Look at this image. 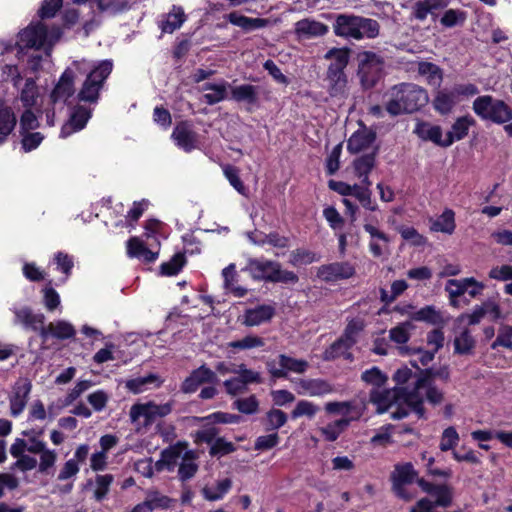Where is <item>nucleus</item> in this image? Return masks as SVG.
Returning <instances> with one entry per match:
<instances>
[{
  "label": "nucleus",
  "mask_w": 512,
  "mask_h": 512,
  "mask_svg": "<svg viewBox=\"0 0 512 512\" xmlns=\"http://www.w3.org/2000/svg\"><path fill=\"white\" fill-rule=\"evenodd\" d=\"M113 69L110 60L97 63L86 59L73 61L62 73L57 84L50 94L53 104H66L75 95V81L81 80V85L76 94L79 102L96 104L106 79Z\"/></svg>",
  "instance_id": "1"
},
{
  "label": "nucleus",
  "mask_w": 512,
  "mask_h": 512,
  "mask_svg": "<svg viewBox=\"0 0 512 512\" xmlns=\"http://www.w3.org/2000/svg\"><path fill=\"white\" fill-rule=\"evenodd\" d=\"M385 110L391 116L419 111L427 105V91L414 83H401L393 86L386 94Z\"/></svg>",
  "instance_id": "2"
},
{
  "label": "nucleus",
  "mask_w": 512,
  "mask_h": 512,
  "mask_svg": "<svg viewBox=\"0 0 512 512\" xmlns=\"http://www.w3.org/2000/svg\"><path fill=\"white\" fill-rule=\"evenodd\" d=\"M404 396L407 407L419 418L425 414L424 396L432 405H438L444 399V393L434 385L430 373H420L413 383V388Z\"/></svg>",
  "instance_id": "3"
},
{
  "label": "nucleus",
  "mask_w": 512,
  "mask_h": 512,
  "mask_svg": "<svg viewBox=\"0 0 512 512\" xmlns=\"http://www.w3.org/2000/svg\"><path fill=\"white\" fill-rule=\"evenodd\" d=\"M408 393L406 388L394 387L393 389H373L370 393V400L377 406L380 413L390 411L392 418L402 419L409 414L405 396Z\"/></svg>",
  "instance_id": "4"
},
{
  "label": "nucleus",
  "mask_w": 512,
  "mask_h": 512,
  "mask_svg": "<svg viewBox=\"0 0 512 512\" xmlns=\"http://www.w3.org/2000/svg\"><path fill=\"white\" fill-rule=\"evenodd\" d=\"M473 112L484 121L504 124L512 120V109L491 95L478 96L472 103Z\"/></svg>",
  "instance_id": "5"
},
{
  "label": "nucleus",
  "mask_w": 512,
  "mask_h": 512,
  "mask_svg": "<svg viewBox=\"0 0 512 512\" xmlns=\"http://www.w3.org/2000/svg\"><path fill=\"white\" fill-rule=\"evenodd\" d=\"M174 404L173 400L163 404H157L154 401L137 403L131 406L129 417L135 426L147 427L154 423L156 419L169 415L174 408Z\"/></svg>",
  "instance_id": "6"
},
{
  "label": "nucleus",
  "mask_w": 512,
  "mask_h": 512,
  "mask_svg": "<svg viewBox=\"0 0 512 512\" xmlns=\"http://www.w3.org/2000/svg\"><path fill=\"white\" fill-rule=\"evenodd\" d=\"M358 76L365 89L374 87L383 76L384 59L371 51L358 55Z\"/></svg>",
  "instance_id": "7"
},
{
  "label": "nucleus",
  "mask_w": 512,
  "mask_h": 512,
  "mask_svg": "<svg viewBox=\"0 0 512 512\" xmlns=\"http://www.w3.org/2000/svg\"><path fill=\"white\" fill-rule=\"evenodd\" d=\"M59 37L58 29L48 32L42 23L31 24L19 33L17 45L20 49H40L46 44L51 46Z\"/></svg>",
  "instance_id": "8"
},
{
  "label": "nucleus",
  "mask_w": 512,
  "mask_h": 512,
  "mask_svg": "<svg viewBox=\"0 0 512 512\" xmlns=\"http://www.w3.org/2000/svg\"><path fill=\"white\" fill-rule=\"evenodd\" d=\"M308 367L306 360L295 359L285 354H280L277 360L267 362L268 372L273 378H285L289 372L302 374Z\"/></svg>",
  "instance_id": "9"
},
{
  "label": "nucleus",
  "mask_w": 512,
  "mask_h": 512,
  "mask_svg": "<svg viewBox=\"0 0 512 512\" xmlns=\"http://www.w3.org/2000/svg\"><path fill=\"white\" fill-rule=\"evenodd\" d=\"M379 220L375 216H367L364 219L363 229L368 233L369 251L374 257H381L387 250L390 237L378 228Z\"/></svg>",
  "instance_id": "10"
},
{
  "label": "nucleus",
  "mask_w": 512,
  "mask_h": 512,
  "mask_svg": "<svg viewBox=\"0 0 512 512\" xmlns=\"http://www.w3.org/2000/svg\"><path fill=\"white\" fill-rule=\"evenodd\" d=\"M32 389L31 382L26 378L18 379L12 386L8 396L10 415L14 418L20 416L26 408Z\"/></svg>",
  "instance_id": "11"
},
{
  "label": "nucleus",
  "mask_w": 512,
  "mask_h": 512,
  "mask_svg": "<svg viewBox=\"0 0 512 512\" xmlns=\"http://www.w3.org/2000/svg\"><path fill=\"white\" fill-rule=\"evenodd\" d=\"M328 32V25L314 18H304L294 24V35L299 41L324 37Z\"/></svg>",
  "instance_id": "12"
},
{
  "label": "nucleus",
  "mask_w": 512,
  "mask_h": 512,
  "mask_svg": "<svg viewBox=\"0 0 512 512\" xmlns=\"http://www.w3.org/2000/svg\"><path fill=\"white\" fill-rule=\"evenodd\" d=\"M255 280H264L273 282L276 272H278V262L265 258H250L244 268Z\"/></svg>",
  "instance_id": "13"
},
{
  "label": "nucleus",
  "mask_w": 512,
  "mask_h": 512,
  "mask_svg": "<svg viewBox=\"0 0 512 512\" xmlns=\"http://www.w3.org/2000/svg\"><path fill=\"white\" fill-rule=\"evenodd\" d=\"M355 274V267L347 262H333L318 268L317 275L326 282H336L349 279Z\"/></svg>",
  "instance_id": "14"
},
{
  "label": "nucleus",
  "mask_w": 512,
  "mask_h": 512,
  "mask_svg": "<svg viewBox=\"0 0 512 512\" xmlns=\"http://www.w3.org/2000/svg\"><path fill=\"white\" fill-rule=\"evenodd\" d=\"M171 138L185 152H191L198 147V135L188 122L178 123L174 127Z\"/></svg>",
  "instance_id": "15"
},
{
  "label": "nucleus",
  "mask_w": 512,
  "mask_h": 512,
  "mask_svg": "<svg viewBox=\"0 0 512 512\" xmlns=\"http://www.w3.org/2000/svg\"><path fill=\"white\" fill-rule=\"evenodd\" d=\"M325 411L329 414L340 415V419H346L348 420V424H351L360 419L363 408L361 405L352 401H333L325 404Z\"/></svg>",
  "instance_id": "16"
},
{
  "label": "nucleus",
  "mask_w": 512,
  "mask_h": 512,
  "mask_svg": "<svg viewBox=\"0 0 512 512\" xmlns=\"http://www.w3.org/2000/svg\"><path fill=\"white\" fill-rule=\"evenodd\" d=\"M417 483L424 492L435 497V501H433L435 507L446 508L452 504L453 496L449 486L445 484H433L423 478L418 479Z\"/></svg>",
  "instance_id": "17"
},
{
  "label": "nucleus",
  "mask_w": 512,
  "mask_h": 512,
  "mask_svg": "<svg viewBox=\"0 0 512 512\" xmlns=\"http://www.w3.org/2000/svg\"><path fill=\"white\" fill-rule=\"evenodd\" d=\"M295 389L299 395L321 397L333 392L332 385L323 379H298Z\"/></svg>",
  "instance_id": "18"
},
{
  "label": "nucleus",
  "mask_w": 512,
  "mask_h": 512,
  "mask_svg": "<svg viewBox=\"0 0 512 512\" xmlns=\"http://www.w3.org/2000/svg\"><path fill=\"white\" fill-rule=\"evenodd\" d=\"M217 381L216 374L205 365L193 370L191 374L182 382L181 391L183 393H193L204 383H214Z\"/></svg>",
  "instance_id": "19"
},
{
  "label": "nucleus",
  "mask_w": 512,
  "mask_h": 512,
  "mask_svg": "<svg viewBox=\"0 0 512 512\" xmlns=\"http://www.w3.org/2000/svg\"><path fill=\"white\" fill-rule=\"evenodd\" d=\"M91 117V111L83 106L76 107L69 120L62 126L60 137L67 138L71 134L82 130Z\"/></svg>",
  "instance_id": "20"
},
{
  "label": "nucleus",
  "mask_w": 512,
  "mask_h": 512,
  "mask_svg": "<svg viewBox=\"0 0 512 512\" xmlns=\"http://www.w3.org/2000/svg\"><path fill=\"white\" fill-rule=\"evenodd\" d=\"M476 125V120L469 114L458 117L446 134V145L451 146L468 135L469 129Z\"/></svg>",
  "instance_id": "21"
},
{
  "label": "nucleus",
  "mask_w": 512,
  "mask_h": 512,
  "mask_svg": "<svg viewBox=\"0 0 512 512\" xmlns=\"http://www.w3.org/2000/svg\"><path fill=\"white\" fill-rule=\"evenodd\" d=\"M15 315L14 324H20L25 329L34 330L38 325L45 323V316L42 313H33L32 309L25 307H13Z\"/></svg>",
  "instance_id": "22"
},
{
  "label": "nucleus",
  "mask_w": 512,
  "mask_h": 512,
  "mask_svg": "<svg viewBox=\"0 0 512 512\" xmlns=\"http://www.w3.org/2000/svg\"><path fill=\"white\" fill-rule=\"evenodd\" d=\"M359 16L340 14L333 25L335 35L344 38L355 39Z\"/></svg>",
  "instance_id": "23"
},
{
  "label": "nucleus",
  "mask_w": 512,
  "mask_h": 512,
  "mask_svg": "<svg viewBox=\"0 0 512 512\" xmlns=\"http://www.w3.org/2000/svg\"><path fill=\"white\" fill-rule=\"evenodd\" d=\"M375 137V133L367 128L357 130L349 138L347 148L351 153H359L368 149Z\"/></svg>",
  "instance_id": "24"
},
{
  "label": "nucleus",
  "mask_w": 512,
  "mask_h": 512,
  "mask_svg": "<svg viewBox=\"0 0 512 512\" xmlns=\"http://www.w3.org/2000/svg\"><path fill=\"white\" fill-rule=\"evenodd\" d=\"M414 132L422 140L431 141L441 147H448V145L445 144L446 136L444 138L442 137V129L438 125H432L426 122L418 123Z\"/></svg>",
  "instance_id": "25"
},
{
  "label": "nucleus",
  "mask_w": 512,
  "mask_h": 512,
  "mask_svg": "<svg viewBox=\"0 0 512 512\" xmlns=\"http://www.w3.org/2000/svg\"><path fill=\"white\" fill-rule=\"evenodd\" d=\"M327 91L333 98H345L348 94V80L345 73H326Z\"/></svg>",
  "instance_id": "26"
},
{
  "label": "nucleus",
  "mask_w": 512,
  "mask_h": 512,
  "mask_svg": "<svg viewBox=\"0 0 512 512\" xmlns=\"http://www.w3.org/2000/svg\"><path fill=\"white\" fill-rule=\"evenodd\" d=\"M326 60H331L326 73H345L349 62V50L345 48H332L325 55Z\"/></svg>",
  "instance_id": "27"
},
{
  "label": "nucleus",
  "mask_w": 512,
  "mask_h": 512,
  "mask_svg": "<svg viewBox=\"0 0 512 512\" xmlns=\"http://www.w3.org/2000/svg\"><path fill=\"white\" fill-rule=\"evenodd\" d=\"M198 452L199 450H185L178 469V477L182 482L190 480L197 473L198 464L195 460L199 457Z\"/></svg>",
  "instance_id": "28"
},
{
  "label": "nucleus",
  "mask_w": 512,
  "mask_h": 512,
  "mask_svg": "<svg viewBox=\"0 0 512 512\" xmlns=\"http://www.w3.org/2000/svg\"><path fill=\"white\" fill-rule=\"evenodd\" d=\"M448 0H422L414 4L412 14L415 19L423 21L429 14L435 16V11L447 7Z\"/></svg>",
  "instance_id": "29"
},
{
  "label": "nucleus",
  "mask_w": 512,
  "mask_h": 512,
  "mask_svg": "<svg viewBox=\"0 0 512 512\" xmlns=\"http://www.w3.org/2000/svg\"><path fill=\"white\" fill-rule=\"evenodd\" d=\"M275 313V309L270 305H260L254 309H249L244 315V324L246 326H258L269 321Z\"/></svg>",
  "instance_id": "30"
},
{
  "label": "nucleus",
  "mask_w": 512,
  "mask_h": 512,
  "mask_svg": "<svg viewBox=\"0 0 512 512\" xmlns=\"http://www.w3.org/2000/svg\"><path fill=\"white\" fill-rule=\"evenodd\" d=\"M228 89L230 84L226 81L206 83L203 85V90L207 93L203 95V99L208 105L217 104L227 98Z\"/></svg>",
  "instance_id": "31"
},
{
  "label": "nucleus",
  "mask_w": 512,
  "mask_h": 512,
  "mask_svg": "<svg viewBox=\"0 0 512 512\" xmlns=\"http://www.w3.org/2000/svg\"><path fill=\"white\" fill-rule=\"evenodd\" d=\"M418 74L425 78L426 82L435 88H439L443 81L442 69L431 62L421 61L417 67Z\"/></svg>",
  "instance_id": "32"
},
{
  "label": "nucleus",
  "mask_w": 512,
  "mask_h": 512,
  "mask_svg": "<svg viewBox=\"0 0 512 512\" xmlns=\"http://www.w3.org/2000/svg\"><path fill=\"white\" fill-rule=\"evenodd\" d=\"M458 103L452 89L439 90L433 100L434 109L442 115L450 113Z\"/></svg>",
  "instance_id": "33"
},
{
  "label": "nucleus",
  "mask_w": 512,
  "mask_h": 512,
  "mask_svg": "<svg viewBox=\"0 0 512 512\" xmlns=\"http://www.w3.org/2000/svg\"><path fill=\"white\" fill-rule=\"evenodd\" d=\"M230 93L231 99L236 102L255 104L258 100V87L251 84L230 85Z\"/></svg>",
  "instance_id": "34"
},
{
  "label": "nucleus",
  "mask_w": 512,
  "mask_h": 512,
  "mask_svg": "<svg viewBox=\"0 0 512 512\" xmlns=\"http://www.w3.org/2000/svg\"><path fill=\"white\" fill-rule=\"evenodd\" d=\"M456 228L455 213L452 209H445L442 214L432 222L431 230L451 235Z\"/></svg>",
  "instance_id": "35"
},
{
  "label": "nucleus",
  "mask_w": 512,
  "mask_h": 512,
  "mask_svg": "<svg viewBox=\"0 0 512 512\" xmlns=\"http://www.w3.org/2000/svg\"><path fill=\"white\" fill-rule=\"evenodd\" d=\"M16 125V116L12 108L3 106L0 108V145L5 142Z\"/></svg>",
  "instance_id": "36"
},
{
  "label": "nucleus",
  "mask_w": 512,
  "mask_h": 512,
  "mask_svg": "<svg viewBox=\"0 0 512 512\" xmlns=\"http://www.w3.org/2000/svg\"><path fill=\"white\" fill-rule=\"evenodd\" d=\"M149 385H154L155 387L161 385V381L157 375L149 374L147 376L129 379L125 383V387L134 394L144 392Z\"/></svg>",
  "instance_id": "37"
},
{
  "label": "nucleus",
  "mask_w": 512,
  "mask_h": 512,
  "mask_svg": "<svg viewBox=\"0 0 512 512\" xmlns=\"http://www.w3.org/2000/svg\"><path fill=\"white\" fill-rule=\"evenodd\" d=\"M379 30L380 26L376 20L359 16L355 40L375 38L378 36Z\"/></svg>",
  "instance_id": "38"
},
{
  "label": "nucleus",
  "mask_w": 512,
  "mask_h": 512,
  "mask_svg": "<svg viewBox=\"0 0 512 512\" xmlns=\"http://www.w3.org/2000/svg\"><path fill=\"white\" fill-rule=\"evenodd\" d=\"M375 165V157L373 154L363 155L354 161L355 173L359 178H362V183L365 186H370L369 173Z\"/></svg>",
  "instance_id": "39"
},
{
  "label": "nucleus",
  "mask_w": 512,
  "mask_h": 512,
  "mask_svg": "<svg viewBox=\"0 0 512 512\" xmlns=\"http://www.w3.org/2000/svg\"><path fill=\"white\" fill-rule=\"evenodd\" d=\"M348 420L337 419L319 428L320 436L326 441H335L348 427Z\"/></svg>",
  "instance_id": "40"
},
{
  "label": "nucleus",
  "mask_w": 512,
  "mask_h": 512,
  "mask_svg": "<svg viewBox=\"0 0 512 512\" xmlns=\"http://www.w3.org/2000/svg\"><path fill=\"white\" fill-rule=\"evenodd\" d=\"M182 451L183 450H162L161 458L155 462V471H173L177 466L179 459L182 458Z\"/></svg>",
  "instance_id": "41"
},
{
  "label": "nucleus",
  "mask_w": 512,
  "mask_h": 512,
  "mask_svg": "<svg viewBox=\"0 0 512 512\" xmlns=\"http://www.w3.org/2000/svg\"><path fill=\"white\" fill-rule=\"evenodd\" d=\"M354 345V343H350V341L342 336L340 339L335 341L328 349L324 352L325 360H332L338 357H345L349 359L351 354L349 353V349Z\"/></svg>",
  "instance_id": "42"
},
{
  "label": "nucleus",
  "mask_w": 512,
  "mask_h": 512,
  "mask_svg": "<svg viewBox=\"0 0 512 512\" xmlns=\"http://www.w3.org/2000/svg\"><path fill=\"white\" fill-rule=\"evenodd\" d=\"M350 196L356 198L363 208L369 211H376L378 209L377 203L372 199L371 191L369 186L353 185L352 188H348Z\"/></svg>",
  "instance_id": "43"
},
{
  "label": "nucleus",
  "mask_w": 512,
  "mask_h": 512,
  "mask_svg": "<svg viewBox=\"0 0 512 512\" xmlns=\"http://www.w3.org/2000/svg\"><path fill=\"white\" fill-rule=\"evenodd\" d=\"M185 21V13L181 7L173 6L172 11L167 15L165 21L161 24V29L165 33H172L179 29Z\"/></svg>",
  "instance_id": "44"
},
{
  "label": "nucleus",
  "mask_w": 512,
  "mask_h": 512,
  "mask_svg": "<svg viewBox=\"0 0 512 512\" xmlns=\"http://www.w3.org/2000/svg\"><path fill=\"white\" fill-rule=\"evenodd\" d=\"M414 325L410 321H405L389 330V338L398 345L406 344L410 339V332Z\"/></svg>",
  "instance_id": "45"
},
{
  "label": "nucleus",
  "mask_w": 512,
  "mask_h": 512,
  "mask_svg": "<svg viewBox=\"0 0 512 512\" xmlns=\"http://www.w3.org/2000/svg\"><path fill=\"white\" fill-rule=\"evenodd\" d=\"M232 487V481L230 478H225L217 482L214 489L205 487L202 490L203 496L209 501H217L224 497Z\"/></svg>",
  "instance_id": "46"
},
{
  "label": "nucleus",
  "mask_w": 512,
  "mask_h": 512,
  "mask_svg": "<svg viewBox=\"0 0 512 512\" xmlns=\"http://www.w3.org/2000/svg\"><path fill=\"white\" fill-rule=\"evenodd\" d=\"M475 347V340L469 329H463L459 335L455 337L454 348L458 354H469Z\"/></svg>",
  "instance_id": "47"
},
{
  "label": "nucleus",
  "mask_w": 512,
  "mask_h": 512,
  "mask_svg": "<svg viewBox=\"0 0 512 512\" xmlns=\"http://www.w3.org/2000/svg\"><path fill=\"white\" fill-rule=\"evenodd\" d=\"M467 14L465 11L460 9H448L440 18V23L445 28H453L456 26L463 25L466 21Z\"/></svg>",
  "instance_id": "48"
},
{
  "label": "nucleus",
  "mask_w": 512,
  "mask_h": 512,
  "mask_svg": "<svg viewBox=\"0 0 512 512\" xmlns=\"http://www.w3.org/2000/svg\"><path fill=\"white\" fill-rule=\"evenodd\" d=\"M38 97V89L35 81L31 78L27 79L20 93V100L24 107L31 108L36 104Z\"/></svg>",
  "instance_id": "49"
},
{
  "label": "nucleus",
  "mask_w": 512,
  "mask_h": 512,
  "mask_svg": "<svg viewBox=\"0 0 512 512\" xmlns=\"http://www.w3.org/2000/svg\"><path fill=\"white\" fill-rule=\"evenodd\" d=\"M50 330H52V337L60 340L72 338L76 333L73 325L65 320L51 322Z\"/></svg>",
  "instance_id": "50"
},
{
  "label": "nucleus",
  "mask_w": 512,
  "mask_h": 512,
  "mask_svg": "<svg viewBox=\"0 0 512 512\" xmlns=\"http://www.w3.org/2000/svg\"><path fill=\"white\" fill-rule=\"evenodd\" d=\"M415 477L416 472L413 465L411 463H406L404 465L396 466L395 472L391 475V480L404 484H411L414 482Z\"/></svg>",
  "instance_id": "51"
},
{
  "label": "nucleus",
  "mask_w": 512,
  "mask_h": 512,
  "mask_svg": "<svg viewBox=\"0 0 512 512\" xmlns=\"http://www.w3.org/2000/svg\"><path fill=\"white\" fill-rule=\"evenodd\" d=\"M504 347L512 351V326L502 324L497 333L495 341L491 344L492 349Z\"/></svg>",
  "instance_id": "52"
},
{
  "label": "nucleus",
  "mask_w": 512,
  "mask_h": 512,
  "mask_svg": "<svg viewBox=\"0 0 512 512\" xmlns=\"http://www.w3.org/2000/svg\"><path fill=\"white\" fill-rule=\"evenodd\" d=\"M185 259L181 253L175 254L168 262L162 263L160 266V272L165 276H173L184 266Z\"/></svg>",
  "instance_id": "53"
},
{
  "label": "nucleus",
  "mask_w": 512,
  "mask_h": 512,
  "mask_svg": "<svg viewBox=\"0 0 512 512\" xmlns=\"http://www.w3.org/2000/svg\"><path fill=\"white\" fill-rule=\"evenodd\" d=\"M264 344L265 342L261 337L255 335H247L243 339L229 342L227 346L234 349L247 350L263 347Z\"/></svg>",
  "instance_id": "54"
},
{
  "label": "nucleus",
  "mask_w": 512,
  "mask_h": 512,
  "mask_svg": "<svg viewBox=\"0 0 512 512\" xmlns=\"http://www.w3.org/2000/svg\"><path fill=\"white\" fill-rule=\"evenodd\" d=\"M319 411V407L314 403L307 400H300L293 411L291 412V416L293 419L306 416L308 418H313L317 412Z\"/></svg>",
  "instance_id": "55"
},
{
  "label": "nucleus",
  "mask_w": 512,
  "mask_h": 512,
  "mask_svg": "<svg viewBox=\"0 0 512 512\" xmlns=\"http://www.w3.org/2000/svg\"><path fill=\"white\" fill-rule=\"evenodd\" d=\"M467 285V278L450 279L445 285V291L449 294L450 300L453 301L466 293Z\"/></svg>",
  "instance_id": "56"
},
{
  "label": "nucleus",
  "mask_w": 512,
  "mask_h": 512,
  "mask_svg": "<svg viewBox=\"0 0 512 512\" xmlns=\"http://www.w3.org/2000/svg\"><path fill=\"white\" fill-rule=\"evenodd\" d=\"M412 319L431 324H437L442 321L441 314L433 306H426L416 311Z\"/></svg>",
  "instance_id": "57"
},
{
  "label": "nucleus",
  "mask_w": 512,
  "mask_h": 512,
  "mask_svg": "<svg viewBox=\"0 0 512 512\" xmlns=\"http://www.w3.org/2000/svg\"><path fill=\"white\" fill-rule=\"evenodd\" d=\"M361 378L364 382L375 386L374 389H381V386L387 381V377L377 367L364 371Z\"/></svg>",
  "instance_id": "58"
},
{
  "label": "nucleus",
  "mask_w": 512,
  "mask_h": 512,
  "mask_svg": "<svg viewBox=\"0 0 512 512\" xmlns=\"http://www.w3.org/2000/svg\"><path fill=\"white\" fill-rule=\"evenodd\" d=\"M114 480L113 475L105 474V475H97L96 476V489L94 492V497L97 501H102L109 492V487Z\"/></svg>",
  "instance_id": "59"
},
{
  "label": "nucleus",
  "mask_w": 512,
  "mask_h": 512,
  "mask_svg": "<svg viewBox=\"0 0 512 512\" xmlns=\"http://www.w3.org/2000/svg\"><path fill=\"white\" fill-rule=\"evenodd\" d=\"M25 450H10V453L17 458L15 466L21 471L26 472L34 469L37 466L36 458L22 454Z\"/></svg>",
  "instance_id": "60"
},
{
  "label": "nucleus",
  "mask_w": 512,
  "mask_h": 512,
  "mask_svg": "<svg viewBox=\"0 0 512 512\" xmlns=\"http://www.w3.org/2000/svg\"><path fill=\"white\" fill-rule=\"evenodd\" d=\"M238 378L241 379L242 383L247 386L252 383H261L262 378L259 372L248 369L245 364L237 366L236 373Z\"/></svg>",
  "instance_id": "61"
},
{
  "label": "nucleus",
  "mask_w": 512,
  "mask_h": 512,
  "mask_svg": "<svg viewBox=\"0 0 512 512\" xmlns=\"http://www.w3.org/2000/svg\"><path fill=\"white\" fill-rule=\"evenodd\" d=\"M223 172H224L225 177L228 179L229 183L231 184V186H233V188L237 192L244 195L246 188L239 177L238 169L234 166L227 165L223 168Z\"/></svg>",
  "instance_id": "62"
},
{
  "label": "nucleus",
  "mask_w": 512,
  "mask_h": 512,
  "mask_svg": "<svg viewBox=\"0 0 512 512\" xmlns=\"http://www.w3.org/2000/svg\"><path fill=\"white\" fill-rule=\"evenodd\" d=\"M286 421V413L279 409H271L266 415V425L272 431L282 427Z\"/></svg>",
  "instance_id": "63"
},
{
  "label": "nucleus",
  "mask_w": 512,
  "mask_h": 512,
  "mask_svg": "<svg viewBox=\"0 0 512 512\" xmlns=\"http://www.w3.org/2000/svg\"><path fill=\"white\" fill-rule=\"evenodd\" d=\"M236 409L244 414H254L258 411L259 402L254 395L237 399L234 403Z\"/></svg>",
  "instance_id": "64"
}]
</instances>
